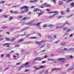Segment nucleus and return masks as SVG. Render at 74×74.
I'll return each instance as SVG.
<instances>
[{"label": "nucleus", "instance_id": "1", "mask_svg": "<svg viewBox=\"0 0 74 74\" xmlns=\"http://www.w3.org/2000/svg\"><path fill=\"white\" fill-rule=\"evenodd\" d=\"M46 6L47 7H51V5L50 4H46L45 3H44V4H42L40 6V8H44L45 6Z\"/></svg>", "mask_w": 74, "mask_h": 74}, {"label": "nucleus", "instance_id": "2", "mask_svg": "<svg viewBox=\"0 0 74 74\" xmlns=\"http://www.w3.org/2000/svg\"><path fill=\"white\" fill-rule=\"evenodd\" d=\"M28 7L27 6H25L24 7H22L21 8V10H23V9H26L24 10V12H27L28 11Z\"/></svg>", "mask_w": 74, "mask_h": 74}, {"label": "nucleus", "instance_id": "3", "mask_svg": "<svg viewBox=\"0 0 74 74\" xmlns=\"http://www.w3.org/2000/svg\"><path fill=\"white\" fill-rule=\"evenodd\" d=\"M58 60H60V61H61V62H65V61H66V58H58Z\"/></svg>", "mask_w": 74, "mask_h": 74}, {"label": "nucleus", "instance_id": "4", "mask_svg": "<svg viewBox=\"0 0 74 74\" xmlns=\"http://www.w3.org/2000/svg\"><path fill=\"white\" fill-rule=\"evenodd\" d=\"M42 59H43V58L38 57L35 58V60H34V61L35 62V61H36V60H42Z\"/></svg>", "mask_w": 74, "mask_h": 74}, {"label": "nucleus", "instance_id": "5", "mask_svg": "<svg viewBox=\"0 0 74 74\" xmlns=\"http://www.w3.org/2000/svg\"><path fill=\"white\" fill-rule=\"evenodd\" d=\"M46 42V40H42L39 42L38 44L39 45H41V43H43V42Z\"/></svg>", "mask_w": 74, "mask_h": 74}, {"label": "nucleus", "instance_id": "6", "mask_svg": "<svg viewBox=\"0 0 74 74\" xmlns=\"http://www.w3.org/2000/svg\"><path fill=\"white\" fill-rule=\"evenodd\" d=\"M64 25H66V24H63L62 26H61L58 27V26H57L56 27V28L57 29H58L59 28H62L64 26Z\"/></svg>", "mask_w": 74, "mask_h": 74}, {"label": "nucleus", "instance_id": "7", "mask_svg": "<svg viewBox=\"0 0 74 74\" xmlns=\"http://www.w3.org/2000/svg\"><path fill=\"white\" fill-rule=\"evenodd\" d=\"M73 49V48H70L69 49H67V48H64L63 50L64 51H71V50H72V49Z\"/></svg>", "mask_w": 74, "mask_h": 74}, {"label": "nucleus", "instance_id": "8", "mask_svg": "<svg viewBox=\"0 0 74 74\" xmlns=\"http://www.w3.org/2000/svg\"><path fill=\"white\" fill-rule=\"evenodd\" d=\"M33 21H32L29 23H26L25 25H32V24H33Z\"/></svg>", "mask_w": 74, "mask_h": 74}, {"label": "nucleus", "instance_id": "9", "mask_svg": "<svg viewBox=\"0 0 74 74\" xmlns=\"http://www.w3.org/2000/svg\"><path fill=\"white\" fill-rule=\"evenodd\" d=\"M53 13H55L54 14H53L54 16H55V15H57V14L59 13V12L57 11H55L54 12H53Z\"/></svg>", "mask_w": 74, "mask_h": 74}, {"label": "nucleus", "instance_id": "10", "mask_svg": "<svg viewBox=\"0 0 74 74\" xmlns=\"http://www.w3.org/2000/svg\"><path fill=\"white\" fill-rule=\"evenodd\" d=\"M63 4V2L61 1H58V4L59 5H61V4Z\"/></svg>", "mask_w": 74, "mask_h": 74}, {"label": "nucleus", "instance_id": "11", "mask_svg": "<svg viewBox=\"0 0 74 74\" xmlns=\"http://www.w3.org/2000/svg\"><path fill=\"white\" fill-rule=\"evenodd\" d=\"M71 68H68V71H71V70H72L73 69V67L72 66L71 67Z\"/></svg>", "mask_w": 74, "mask_h": 74}, {"label": "nucleus", "instance_id": "12", "mask_svg": "<svg viewBox=\"0 0 74 74\" xmlns=\"http://www.w3.org/2000/svg\"><path fill=\"white\" fill-rule=\"evenodd\" d=\"M58 54H60V53H63V51H62V50H60L58 51Z\"/></svg>", "mask_w": 74, "mask_h": 74}, {"label": "nucleus", "instance_id": "13", "mask_svg": "<svg viewBox=\"0 0 74 74\" xmlns=\"http://www.w3.org/2000/svg\"><path fill=\"white\" fill-rule=\"evenodd\" d=\"M73 16V14H71L70 15L67 16V18H71V16Z\"/></svg>", "mask_w": 74, "mask_h": 74}, {"label": "nucleus", "instance_id": "14", "mask_svg": "<svg viewBox=\"0 0 74 74\" xmlns=\"http://www.w3.org/2000/svg\"><path fill=\"white\" fill-rule=\"evenodd\" d=\"M48 27H53V25L51 24H49V25H47V26Z\"/></svg>", "mask_w": 74, "mask_h": 74}, {"label": "nucleus", "instance_id": "15", "mask_svg": "<svg viewBox=\"0 0 74 74\" xmlns=\"http://www.w3.org/2000/svg\"><path fill=\"white\" fill-rule=\"evenodd\" d=\"M65 44H66V43L62 42L61 43V44L60 45H61V46L62 45V46H64V45H65Z\"/></svg>", "mask_w": 74, "mask_h": 74}, {"label": "nucleus", "instance_id": "16", "mask_svg": "<svg viewBox=\"0 0 74 74\" xmlns=\"http://www.w3.org/2000/svg\"><path fill=\"white\" fill-rule=\"evenodd\" d=\"M25 64H23V65H21L20 67V69H22V68H23L25 67Z\"/></svg>", "mask_w": 74, "mask_h": 74}, {"label": "nucleus", "instance_id": "17", "mask_svg": "<svg viewBox=\"0 0 74 74\" xmlns=\"http://www.w3.org/2000/svg\"><path fill=\"white\" fill-rule=\"evenodd\" d=\"M54 16H55L53 15L50 16L49 17V18H53L54 17Z\"/></svg>", "mask_w": 74, "mask_h": 74}, {"label": "nucleus", "instance_id": "18", "mask_svg": "<svg viewBox=\"0 0 74 74\" xmlns=\"http://www.w3.org/2000/svg\"><path fill=\"white\" fill-rule=\"evenodd\" d=\"M67 28L66 27H64L63 29V30H67Z\"/></svg>", "mask_w": 74, "mask_h": 74}, {"label": "nucleus", "instance_id": "19", "mask_svg": "<svg viewBox=\"0 0 74 74\" xmlns=\"http://www.w3.org/2000/svg\"><path fill=\"white\" fill-rule=\"evenodd\" d=\"M6 39L7 41H11V40H10V38H6Z\"/></svg>", "mask_w": 74, "mask_h": 74}, {"label": "nucleus", "instance_id": "20", "mask_svg": "<svg viewBox=\"0 0 74 74\" xmlns=\"http://www.w3.org/2000/svg\"><path fill=\"white\" fill-rule=\"evenodd\" d=\"M30 3H36V2L35 1V0H32V1H30Z\"/></svg>", "mask_w": 74, "mask_h": 74}, {"label": "nucleus", "instance_id": "21", "mask_svg": "<svg viewBox=\"0 0 74 74\" xmlns=\"http://www.w3.org/2000/svg\"><path fill=\"white\" fill-rule=\"evenodd\" d=\"M23 41V39H20L18 41V42H22V41Z\"/></svg>", "mask_w": 74, "mask_h": 74}, {"label": "nucleus", "instance_id": "22", "mask_svg": "<svg viewBox=\"0 0 74 74\" xmlns=\"http://www.w3.org/2000/svg\"><path fill=\"white\" fill-rule=\"evenodd\" d=\"M71 31H72V30L70 29H68L67 31H66V32L67 33H68V32H70Z\"/></svg>", "mask_w": 74, "mask_h": 74}, {"label": "nucleus", "instance_id": "23", "mask_svg": "<svg viewBox=\"0 0 74 74\" xmlns=\"http://www.w3.org/2000/svg\"><path fill=\"white\" fill-rule=\"evenodd\" d=\"M10 55H11V54H7L6 56V57L7 58H10Z\"/></svg>", "mask_w": 74, "mask_h": 74}, {"label": "nucleus", "instance_id": "24", "mask_svg": "<svg viewBox=\"0 0 74 74\" xmlns=\"http://www.w3.org/2000/svg\"><path fill=\"white\" fill-rule=\"evenodd\" d=\"M7 44V45H6V46L5 47H10V45H9V44L8 43H6Z\"/></svg>", "mask_w": 74, "mask_h": 74}, {"label": "nucleus", "instance_id": "25", "mask_svg": "<svg viewBox=\"0 0 74 74\" xmlns=\"http://www.w3.org/2000/svg\"><path fill=\"white\" fill-rule=\"evenodd\" d=\"M18 13H19V12L17 11H14L13 12L14 14H18Z\"/></svg>", "mask_w": 74, "mask_h": 74}, {"label": "nucleus", "instance_id": "26", "mask_svg": "<svg viewBox=\"0 0 74 74\" xmlns=\"http://www.w3.org/2000/svg\"><path fill=\"white\" fill-rule=\"evenodd\" d=\"M10 29L11 31H13V30H14V28H12V27Z\"/></svg>", "mask_w": 74, "mask_h": 74}, {"label": "nucleus", "instance_id": "27", "mask_svg": "<svg viewBox=\"0 0 74 74\" xmlns=\"http://www.w3.org/2000/svg\"><path fill=\"white\" fill-rule=\"evenodd\" d=\"M30 71V69H26L25 70V72H28Z\"/></svg>", "mask_w": 74, "mask_h": 74}, {"label": "nucleus", "instance_id": "28", "mask_svg": "<svg viewBox=\"0 0 74 74\" xmlns=\"http://www.w3.org/2000/svg\"><path fill=\"white\" fill-rule=\"evenodd\" d=\"M38 9H37V8L35 9L34 10V12H37V11H38Z\"/></svg>", "mask_w": 74, "mask_h": 74}, {"label": "nucleus", "instance_id": "29", "mask_svg": "<svg viewBox=\"0 0 74 74\" xmlns=\"http://www.w3.org/2000/svg\"><path fill=\"white\" fill-rule=\"evenodd\" d=\"M3 17L5 18H6L8 17V16H7V15H3Z\"/></svg>", "mask_w": 74, "mask_h": 74}, {"label": "nucleus", "instance_id": "30", "mask_svg": "<svg viewBox=\"0 0 74 74\" xmlns=\"http://www.w3.org/2000/svg\"><path fill=\"white\" fill-rule=\"evenodd\" d=\"M62 69L61 68H56L57 70H59V71H61Z\"/></svg>", "mask_w": 74, "mask_h": 74}, {"label": "nucleus", "instance_id": "31", "mask_svg": "<svg viewBox=\"0 0 74 74\" xmlns=\"http://www.w3.org/2000/svg\"><path fill=\"white\" fill-rule=\"evenodd\" d=\"M71 5L72 6V7H74V3L73 2L72 3H71Z\"/></svg>", "mask_w": 74, "mask_h": 74}, {"label": "nucleus", "instance_id": "32", "mask_svg": "<svg viewBox=\"0 0 74 74\" xmlns=\"http://www.w3.org/2000/svg\"><path fill=\"white\" fill-rule=\"evenodd\" d=\"M70 12V10L68 8H67V10L66 11V12Z\"/></svg>", "mask_w": 74, "mask_h": 74}, {"label": "nucleus", "instance_id": "33", "mask_svg": "<svg viewBox=\"0 0 74 74\" xmlns=\"http://www.w3.org/2000/svg\"><path fill=\"white\" fill-rule=\"evenodd\" d=\"M15 40V38H13L12 39L11 41L12 42H13V41H14Z\"/></svg>", "mask_w": 74, "mask_h": 74}, {"label": "nucleus", "instance_id": "34", "mask_svg": "<svg viewBox=\"0 0 74 74\" xmlns=\"http://www.w3.org/2000/svg\"><path fill=\"white\" fill-rule=\"evenodd\" d=\"M48 60L49 61H52V60H53V59H51V58H49Z\"/></svg>", "mask_w": 74, "mask_h": 74}, {"label": "nucleus", "instance_id": "35", "mask_svg": "<svg viewBox=\"0 0 74 74\" xmlns=\"http://www.w3.org/2000/svg\"><path fill=\"white\" fill-rule=\"evenodd\" d=\"M30 42H26L25 43H24V44H30Z\"/></svg>", "mask_w": 74, "mask_h": 74}, {"label": "nucleus", "instance_id": "36", "mask_svg": "<svg viewBox=\"0 0 74 74\" xmlns=\"http://www.w3.org/2000/svg\"><path fill=\"white\" fill-rule=\"evenodd\" d=\"M27 28L23 29L22 30H20V32H22V31H24L25 30H27Z\"/></svg>", "mask_w": 74, "mask_h": 74}, {"label": "nucleus", "instance_id": "37", "mask_svg": "<svg viewBox=\"0 0 74 74\" xmlns=\"http://www.w3.org/2000/svg\"><path fill=\"white\" fill-rule=\"evenodd\" d=\"M21 36V35H18L16 36H15V38H18V37H19V36Z\"/></svg>", "mask_w": 74, "mask_h": 74}, {"label": "nucleus", "instance_id": "38", "mask_svg": "<svg viewBox=\"0 0 74 74\" xmlns=\"http://www.w3.org/2000/svg\"><path fill=\"white\" fill-rule=\"evenodd\" d=\"M20 47V45H17L15 46V47Z\"/></svg>", "mask_w": 74, "mask_h": 74}, {"label": "nucleus", "instance_id": "39", "mask_svg": "<svg viewBox=\"0 0 74 74\" xmlns=\"http://www.w3.org/2000/svg\"><path fill=\"white\" fill-rule=\"evenodd\" d=\"M44 47H45V45H42L40 47V48H44Z\"/></svg>", "mask_w": 74, "mask_h": 74}, {"label": "nucleus", "instance_id": "40", "mask_svg": "<svg viewBox=\"0 0 74 74\" xmlns=\"http://www.w3.org/2000/svg\"><path fill=\"white\" fill-rule=\"evenodd\" d=\"M29 64V62H27L25 63V64H24L25 66L26 65H28Z\"/></svg>", "mask_w": 74, "mask_h": 74}, {"label": "nucleus", "instance_id": "41", "mask_svg": "<svg viewBox=\"0 0 74 74\" xmlns=\"http://www.w3.org/2000/svg\"><path fill=\"white\" fill-rule=\"evenodd\" d=\"M32 14V12H29V13L27 14L28 15H31V14Z\"/></svg>", "mask_w": 74, "mask_h": 74}, {"label": "nucleus", "instance_id": "42", "mask_svg": "<svg viewBox=\"0 0 74 74\" xmlns=\"http://www.w3.org/2000/svg\"><path fill=\"white\" fill-rule=\"evenodd\" d=\"M20 50H21V52H23V51H25V50H24L23 49H21Z\"/></svg>", "mask_w": 74, "mask_h": 74}, {"label": "nucleus", "instance_id": "43", "mask_svg": "<svg viewBox=\"0 0 74 74\" xmlns=\"http://www.w3.org/2000/svg\"><path fill=\"white\" fill-rule=\"evenodd\" d=\"M43 27H47V25L46 24L45 25H43Z\"/></svg>", "mask_w": 74, "mask_h": 74}, {"label": "nucleus", "instance_id": "44", "mask_svg": "<svg viewBox=\"0 0 74 74\" xmlns=\"http://www.w3.org/2000/svg\"><path fill=\"white\" fill-rule=\"evenodd\" d=\"M44 68V66H40V69H42L43 68Z\"/></svg>", "mask_w": 74, "mask_h": 74}, {"label": "nucleus", "instance_id": "45", "mask_svg": "<svg viewBox=\"0 0 74 74\" xmlns=\"http://www.w3.org/2000/svg\"><path fill=\"white\" fill-rule=\"evenodd\" d=\"M40 23H37V26H39V25H40Z\"/></svg>", "mask_w": 74, "mask_h": 74}, {"label": "nucleus", "instance_id": "46", "mask_svg": "<svg viewBox=\"0 0 74 74\" xmlns=\"http://www.w3.org/2000/svg\"><path fill=\"white\" fill-rule=\"evenodd\" d=\"M21 64V63L18 62L16 64V65H20Z\"/></svg>", "mask_w": 74, "mask_h": 74}, {"label": "nucleus", "instance_id": "47", "mask_svg": "<svg viewBox=\"0 0 74 74\" xmlns=\"http://www.w3.org/2000/svg\"><path fill=\"white\" fill-rule=\"evenodd\" d=\"M13 19V17H10L9 19L10 20H12Z\"/></svg>", "mask_w": 74, "mask_h": 74}, {"label": "nucleus", "instance_id": "48", "mask_svg": "<svg viewBox=\"0 0 74 74\" xmlns=\"http://www.w3.org/2000/svg\"><path fill=\"white\" fill-rule=\"evenodd\" d=\"M53 2L55 4V3H56V0H53Z\"/></svg>", "mask_w": 74, "mask_h": 74}, {"label": "nucleus", "instance_id": "49", "mask_svg": "<svg viewBox=\"0 0 74 74\" xmlns=\"http://www.w3.org/2000/svg\"><path fill=\"white\" fill-rule=\"evenodd\" d=\"M40 68H36V69H35V70L36 71V70H40Z\"/></svg>", "mask_w": 74, "mask_h": 74}, {"label": "nucleus", "instance_id": "50", "mask_svg": "<svg viewBox=\"0 0 74 74\" xmlns=\"http://www.w3.org/2000/svg\"><path fill=\"white\" fill-rule=\"evenodd\" d=\"M16 7H17V6H12L11 8H16Z\"/></svg>", "mask_w": 74, "mask_h": 74}, {"label": "nucleus", "instance_id": "51", "mask_svg": "<svg viewBox=\"0 0 74 74\" xmlns=\"http://www.w3.org/2000/svg\"><path fill=\"white\" fill-rule=\"evenodd\" d=\"M30 38H31V39H32V38H33V39H36V37H30Z\"/></svg>", "mask_w": 74, "mask_h": 74}, {"label": "nucleus", "instance_id": "52", "mask_svg": "<svg viewBox=\"0 0 74 74\" xmlns=\"http://www.w3.org/2000/svg\"><path fill=\"white\" fill-rule=\"evenodd\" d=\"M63 18V16H60L58 17V19H60V18Z\"/></svg>", "mask_w": 74, "mask_h": 74}, {"label": "nucleus", "instance_id": "53", "mask_svg": "<svg viewBox=\"0 0 74 74\" xmlns=\"http://www.w3.org/2000/svg\"><path fill=\"white\" fill-rule=\"evenodd\" d=\"M18 18H22V17L21 16H19L18 17Z\"/></svg>", "mask_w": 74, "mask_h": 74}, {"label": "nucleus", "instance_id": "54", "mask_svg": "<svg viewBox=\"0 0 74 74\" xmlns=\"http://www.w3.org/2000/svg\"><path fill=\"white\" fill-rule=\"evenodd\" d=\"M4 40V38H2L1 39H0V41H2V40Z\"/></svg>", "mask_w": 74, "mask_h": 74}, {"label": "nucleus", "instance_id": "55", "mask_svg": "<svg viewBox=\"0 0 74 74\" xmlns=\"http://www.w3.org/2000/svg\"><path fill=\"white\" fill-rule=\"evenodd\" d=\"M5 3V1H1V3H2V4H3V3Z\"/></svg>", "mask_w": 74, "mask_h": 74}, {"label": "nucleus", "instance_id": "56", "mask_svg": "<svg viewBox=\"0 0 74 74\" xmlns=\"http://www.w3.org/2000/svg\"><path fill=\"white\" fill-rule=\"evenodd\" d=\"M8 69H9V67H7L6 69H5V70H8Z\"/></svg>", "mask_w": 74, "mask_h": 74}, {"label": "nucleus", "instance_id": "57", "mask_svg": "<svg viewBox=\"0 0 74 74\" xmlns=\"http://www.w3.org/2000/svg\"><path fill=\"white\" fill-rule=\"evenodd\" d=\"M45 63V61H42V63L44 64Z\"/></svg>", "mask_w": 74, "mask_h": 74}, {"label": "nucleus", "instance_id": "58", "mask_svg": "<svg viewBox=\"0 0 74 74\" xmlns=\"http://www.w3.org/2000/svg\"><path fill=\"white\" fill-rule=\"evenodd\" d=\"M48 70H47L46 71V74H48Z\"/></svg>", "mask_w": 74, "mask_h": 74}, {"label": "nucleus", "instance_id": "59", "mask_svg": "<svg viewBox=\"0 0 74 74\" xmlns=\"http://www.w3.org/2000/svg\"><path fill=\"white\" fill-rule=\"evenodd\" d=\"M69 65V64H65V66L66 67H68Z\"/></svg>", "mask_w": 74, "mask_h": 74}, {"label": "nucleus", "instance_id": "60", "mask_svg": "<svg viewBox=\"0 0 74 74\" xmlns=\"http://www.w3.org/2000/svg\"><path fill=\"white\" fill-rule=\"evenodd\" d=\"M6 33V34H10V32H7Z\"/></svg>", "mask_w": 74, "mask_h": 74}, {"label": "nucleus", "instance_id": "61", "mask_svg": "<svg viewBox=\"0 0 74 74\" xmlns=\"http://www.w3.org/2000/svg\"><path fill=\"white\" fill-rule=\"evenodd\" d=\"M41 14H42V13H39V14L38 15V16H40V15H41Z\"/></svg>", "mask_w": 74, "mask_h": 74}, {"label": "nucleus", "instance_id": "62", "mask_svg": "<svg viewBox=\"0 0 74 74\" xmlns=\"http://www.w3.org/2000/svg\"><path fill=\"white\" fill-rule=\"evenodd\" d=\"M70 58H71V59H72V58H73V56H70Z\"/></svg>", "mask_w": 74, "mask_h": 74}, {"label": "nucleus", "instance_id": "63", "mask_svg": "<svg viewBox=\"0 0 74 74\" xmlns=\"http://www.w3.org/2000/svg\"><path fill=\"white\" fill-rule=\"evenodd\" d=\"M38 42H38V41H36V42H35V43H36V44H38Z\"/></svg>", "mask_w": 74, "mask_h": 74}, {"label": "nucleus", "instance_id": "64", "mask_svg": "<svg viewBox=\"0 0 74 74\" xmlns=\"http://www.w3.org/2000/svg\"><path fill=\"white\" fill-rule=\"evenodd\" d=\"M7 28H8V26H5V29H7Z\"/></svg>", "mask_w": 74, "mask_h": 74}]
</instances>
